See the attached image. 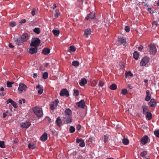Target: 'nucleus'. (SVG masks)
<instances>
[{
	"label": "nucleus",
	"instance_id": "nucleus-22",
	"mask_svg": "<svg viewBox=\"0 0 159 159\" xmlns=\"http://www.w3.org/2000/svg\"><path fill=\"white\" fill-rule=\"evenodd\" d=\"M87 83V81L85 78H82L80 82V86H83Z\"/></svg>",
	"mask_w": 159,
	"mask_h": 159
},
{
	"label": "nucleus",
	"instance_id": "nucleus-52",
	"mask_svg": "<svg viewBox=\"0 0 159 159\" xmlns=\"http://www.w3.org/2000/svg\"><path fill=\"white\" fill-rule=\"evenodd\" d=\"M54 107L55 106H54V104H53V103H52L50 105V109L52 111H53L54 110Z\"/></svg>",
	"mask_w": 159,
	"mask_h": 159
},
{
	"label": "nucleus",
	"instance_id": "nucleus-59",
	"mask_svg": "<svg viewBox=\"0 0 159 159\" xmlns=\"http://www.w3.org/2000/svg\"><path fill=\"white\" fill-rule=\"evenodd\" d=\"M4 89L3 87H2L0 89V90L1 91L3 92L4 91Z\"/></svg>",
	"mask_w": 159,
	"mask_h": 159
},
{
	"label": "nucleus",
	"instance_id": "nucleus-17",
	"mask_svg": "<svg viewBox=\"0 0 159 159\" xmlns=\"http://www.w3.org/2000/svg\"><path fill=\"white\" fill-rule=\"evenodd\" d=\"M56 123L59 127H61L62 125V121L60 117H58L56 121Z\"/></svg>",
	"mask_w": 159,
	"mask_h": 159
},
{
	"label": "nucleus",
	"instance_id": "nucleus-64",
	"mask_svg": "<svg viewBox=\"0 0 159 159\" xmlns=\"http://www.w3.org/2000/svg\"><path fill=\"white\" fill-rule=\"evenodd\" d=\"M7 116V114L5 112L3 113V118H5Z\"/></svg>",
	"mask_w": 159,
	"mask_h": 159
},
{
	"label": "nucleus",
	"instance_id": "nucleus-4",
	"mask_svg": "<svg viewBox=\"0 0 159 159\" xmlns=\"http://www.w3.org/2000/svg\"><path fill=\"white\" fill-rule=\"evenodd\" d=\"M148 51L151 54L155 55L157 52V49L156 47L153 45H151L149 46Z\"/></svg>",
	"mask_w": 159,
	"mask_h": 159
},
{
	"label": "nucleus",
	"instance_id": "nucleus-33",
	"mask_svg": "<svg viewBox=\"0 0 159 159\" xmlns=\"http://www.w3.org/2000/svg\"><path fill=\"white\" fill-rule=\"evenodd\" d=\"M72 65L75 67H77L80 65V63L78 61H74L72 62Z\"/></svg>",
	"mask_w": 159,
	"mask_h": 159
},
{
	"label": "nucleus",
	"instance_id": "nucleus-6",
	"mask_svg": "<svg viewBox=\"0 0 159 159\" xmlns=\"http://www.w3.org/2000/svg\"><path fill=\"white\" fill-rule=\"evenodd\" d=\"M27 86L23 83H20L18 90L20 92H22L23 91H25L27 89Z\"/></svg>",
	"mask_w": 159,
	"mask_h": 159
},
{
	"label": "nucleus",
	"instance_id": "nucleus-32",
	"mask_svg": "<svg viewBox=\"0 0 159 159\" xmlns=\"http://www.w3.org/2000/svg\"><path fill=\"white\" fill-rule=\"evenodd\" d=\"M33 31L34 33L39 34L41 32L40 29L39 28H35L33 30Z\"/></svg>",
	"mask_w": 159,
	"mask_h": 159
},
{
	"label": "nucleus",
	"instance_id": "nucleus-47",
	"mask_svg": "<svg viewBox=\"0 0 159 159\" xmlns=\"http://www.w3.org/2000/svg\"><path fill=\"white\" fill-rule=\"evenodd\" d=\"M79 146L81 147H84L85 143H84V141L82 139H81V141L80 142V143L79 144Z\"/></svg>",
	"mask_w": 159,
	"mask_h": 159
},
{
	"label": "nucleus",
	"instance_id": "nucleus-51",
	"mask_svg": "<svg viewBox=\"0 0 159 159\" xmlns=\"http://www.w3.org/2000/svg\"><path fill=\"white\" fill-rule=\"evenodd\" d=\"M151 97L149 95H146L145 100L147 101H148L151 99Z\"/></svg>",
	"mask_w": 159,
	"mask_h": 159
},
{
	"label": "nucleus",
	"instance_id": "nucleus-31",
	"mask_svg": "<svg viewBox=\"0 0 159 159\" xmlns=\"http://www.w3.org/2000/svg\"><path fill=\"white\" fill-rule=\"evenodd\" d=\"M52 32L53 33L54 36H58L60 33V31L59 30H53Z\"/></svg>",
	"mask_w": 159,
	"mask_h": 159
},
{
	"label": "nucleus",
	"instance_id": "nucleus-62",
	"mask_svg": "<svg viewBox=\"0 0 159 159\" xmlns=\"http://www.w3.org/2000/svg\"><path fill=\"white\" fill-rule=\"evenodd\" d=\"M56 5L55 4H54L53 5V6L52 7V8L53 9H54L56 8Z\"/></svg>",
	"mask_w": 159,
	"mask_h": 159
},
{
	"label": "nucleus",
	"instance_id": "nucleus-2",
	"mask_svg": "<svg viewBox=\"0 0 159 159\" xmlns=\"http://www.w3.org/2000/svg\"><path fill=\"white\" fill-rule=\"evenodd\" d=\"M41 43V41L38 38H34L33 39L30 44V46L32 47H36L39 45Z\"/></svg>",
	"mask_w": 159,
	"mask_h": 159
},
{
	"label": "nucleus",
	"instance_id": "nucleus-12",
	"mask_svg": "<svg viewBox=\"0 0 159 159\" xmlns=\"http://www.w3.org/2000/svg\"><path fill=\"white\" fill-rule=\"evenodd\" d=\"M117 41L120 44L123 45L125 46H126L127 42L125 39L122 38H119Z\"/></svg>",
	"mask_w": 159,
	"mask_h": 159
},
{
	"label": "nucleus",
	"instance_id": "nucleus-25",
	"mask_svg": "<svg viewBox=\"0 0 159 159\" xmlns=\"http://www.w3.org/2000/svg\"><path fill=\"white\" fill-rule=\"evenodd\" d=\"M15 42L16 44H17L18 45L22 44L23 43V42L22 41V40H21L20 39V38H15Z\"/></svg>",
	"mask_w": 159,
	"mask_h": 159
},
{
	"label": "nucleus",
	"instance_id": "nucleus-56",
	"mask_svg": "<svg viewBox=\"0 0 159 159\" xmlns=\"http://www.w3.org/2000/svg\"><path fill=\"white\" fill-rule=\"evenodd\" d=\"M81 139H79L78 138H77L76 139V143H80V142L81 141Z\"/></svg>",
	"mask_w": 159,
	"mask_h": 159
},
{
	"label": "nucleus",
	"instance_id": "nucleus-49",
	"mask_svg": "<svg viewBox=\"0 0 159 159\" xmlns=\"http://www.w3.org/2000/svg\"><path fill=\"white\" fill-rule=\"evenodd\" d=\"M104 85V83L103 81H100L99 82V84L98 85L99 87H102Z\"/></svg>",
	"mask_w": 159,
	"mask_h": 159
},
{
	"label": "nucleus",
	"instance_id": "nucleus-19",
	"mask_svg": "<svg viewBox=\"0 0 159 159\" xmlns=\"http://www.w3.org/2000/svg\"><path fill=\"white\" fill-rule=\"evenodd\" d=\"M38 50L36 47H31L29 49V53L31 54L36 53L37 52Z\"/></svg>",
	"mask_w": 159,
	"mask_h": 159
},
{
	"label": "nucleus",
	"instance_id": "nucleus-53",
	"mask_svg": "<svg viewBox=\"0 0 159 159\" xmlns=\"http://www.w3.org/2000/svg\"><path fill=\"white\" fill-rule=\"evenodd\" d=\"M125 30L126 31V32H129L130 30V28L129 26H126L125 27Z\"/></svg>",
	"mask_w": 159,
	"mask_h": 159
},
{
	"label": "nucleus",
	"instance_id": "nucleus-10",
	"mask_svg": "<svg viewBox=\"0 0 159 159\" xmlns=\"http://www.w3.org/2000/svg\"><path fill=\"white\" fill-rule=\"evenodd\" d=\"M76 105L79 107L84 108L85 106L84 100H81L79 102H77Z\"/></svg>",
	"mask_w": 159,
	"mask_h": 159
},
{
	"label": "nucleus",
	"instance_id": "nucleus-48",
	"mask_svg": "<svg viewBox=\"0 0 159 159\" xmlns=\"http://www.w3.org/2000/svg\"><path fill=\"white\" fill-rule=\"evenodd\" d=\"M70 50L72 52H75L76 50V48L73 46H71L70 47Z\"/></svg>",
	"mask_w": 159,
	"mask_h": 159
},
{
	"label": "nucleus",
	"instance_id": "nucleus-43",
	"mask_svg": "<svg viewBox=\"0 0 159 159\" xmlns=\"http://www.w3.org/2000/svg\"><path fill=\"white\" fill-rule=\"evenodd\" d=\"M14 82H9V81H7V87L9 88H11L12 87V84H14Z\"/></svg>",
	"mask_w": 159,
	"mask_h": 159
},
{
	"label": "nucleus",
	"instance_id": "nucleus-35",
	"mask_svg": "<svg viewBox=\"0 0 159 159\" xmlns=\"http://www.w3.org/2000/svg\"><path fill=\"white\" fill-rule=\"evenodd\" d=\"M59 103V101L57 99L55 101H53L52 102V103H53L54 104V106L56 107H57L58 105V104Z\"/></svg>",
	"mask_w": 159,
	"mask_h": 159
},
{
	"label": "nucleus",
	"instance_id": "nucleus-40",
	"mask_svg": "<svg viewBox=\"0 0 159 159\" xmlns=\"http://www.w3.org/2000/svg\"><path fill=\"white\" fill-rule=\"evenodd\" d=\"M35 145L34 144H32L31 143H30L28 145V148L29 149H33L35 148Z\"/></svg>",
	"mask_w": 159,
	"mask_h": 159
},
{
	"label": "nucleus",
	"instance_id": "nucleus-39",
	"mask_svg": "<svg viewBox=\"0 0 159 159\" xmlns=\"http://www.w3.org/2000/svg\"><path fill=\"white\" fill-rule=\"evenodd\" d=\"M48 74L47 72H45L43 75V79L45 80L48 78Z\"/></svg>",
	"mask_w": 159,
	"mask_h": 159
},
{
	"label": "nucleus",
	"instance_id": "nucleus-18",
	"mask_svg": "<svg viewBox=\"0 0 159 159\" xmlns=\"http://www.w3.org/2000/svg\"><path fill=\"white\" fill-rule=\"evenodd\" d=\"M142 108L143 114H146L149 111L148 107V106L143 105L142 106Z\"/></svg>",
	"mask_w": 159,
	"mask_h": 159
},
{
	"label": "nucleus",
	"instance_id": "nucleus-1",
	"mask_svg": "<svg viewBox=\"0 0 159 159\" xmlns=\"http://www.w3.org/2000/svg\"><path fill=\"white\" fill-rule=\"evenodd\" d=\"M33 110L35 114L38 118H40L43 116V112L41 108L38 107L34 108Z\"/></svg>",
	"mask_w": 159,
	"mask_h": 159
},
{
	"label": "nucleus",
	"instance_id": "nucleus-34",
	"mask_svg": "<svg viewBox=\"0 0 159 159\" xmlns=\"http://www.w3.org/2000/svg\"><path fill=\"white\" fill-rule=\"evenodd\" d=\"M122 143L124 145H127L129 143V141L127 139H124L122 140Z\"/></svg>",
	"mask_w": 159,
	"mask_h": 159
},
{
	"label": "nucleus",
	"instance_id": "nucleus-24",
	"mask_svg": "<svg viewBox=\"0 0 159 159\" xmlns=\"http://www.w3.org/2000/svg\"><path fill=\"white\" fill-rule=\"evenodd\" d=\"M36 88L39 89L38 90V93L39 94H41L42 93L43 90V87H40V85L39 84L37 85L36 86Z\"/></svg>",
	"mask_w": 159,
	"mask_h": 159
},
{
	"label": "nucleus",
	"instance_id": "nucleus-3",
	"mask_svg": "<svg viewBox=\"0 0 159 159\" xmlns=\"http://www.w3.org/2000/svg\"><path fill=\"white\" fill-rule=\"evenodd\" d=\"M149 61V58L148 57H143L140 62V66H144L148 63Z\"/></svg>",
	"mask_w": 159,
	"mask_h": 159
},
{
	"label": "nucleus",
	"instance_id": "nucleus-61",
	"mask_svg": "<svg viewBox=\"0 0 159 159\" xmlns=\"http://www.w3.org/2000/svg\"><path fill=\"white\" fill-rule=\"evenodd\" d=\"M146 95H149V91L148 90H146Z\"/></svg>",
	"mask_w": 159,
	"mask_h": 159
},
{
	"label": "nucleus",
	"instance_id": "nucleus-15",
	"mask_svg": "<svg viewBox=\"0 0 159 159\" xmlns=\"http://www.w3.org/2000/svg\"><path fill=\"white\" fill-rule=\"evenodd\" d=\"M148 105L151 107H153L156 106L157 103L155 99H152L148 103Z\"/></svg>",
	"mask_w": 159,
	"mask_h": 159
},
{
	"label": "nucleus",
	"instance_id": "nucleus-38",
	"mask_svg": "<svg viewBox=\"0 0 159 159\" xmlns=\"http://www.w3.org/2000/svg\"><path fill=\"white\" fill-rule=\"evenodd\" d=\"M75 128L73 126H71L69 129V131L70 133H73L75 131Z\"/></svg>",
	"mask_w": 159,
	"mask_h": 159
},
{
	"label": "nucleus",
	"instance_id": "nucleus-42",
	"mask_svg": "<svg viewBox=\"0 0 159 159\" xmlns=\"http://www.w3.org/2000/svg\"><path fill=\"white\" fill-rule=\"evenodd\" d=\"M127 90L125 89H122L121 93L123 95H125L127 93Z\"/></svg>",
	"mask_w": 159,
	"mask_h": 159
},
{
	"label": "nucleus",
	"instance_id": "nucleus-13",
	"mask_svg": "<svg viewBox=\"0 0 159 159\" xmlns=\"http://www.w3.org/2000/svg\"><path fill=\"white\" fill-rule=\"evenodd\" d=\"M31 125L30 122H22L20 125V127L22 128H28Z\"/></svg>",
	"mask_w": 159,
	"mask_h": 159
},
{
	"label": "nucleus",
	"instance_id": "nucleus-41",
	"mask_svg": "<svg viewBox=\"0 0 159 159\" xmlns=\"http://www.w3.org/2000/svg\"><path fill=\"white\" fill-rule=\"evenodd\" d=\"M154 133L157 137L159 138V129L155 130Z\"/></svg>",
	"mask_w": 159,
	"mask_h": 159
},
{
	"label": "nucleus",
	"instance_id": "nucleus-21",
	"mask_svg": "<svg viewBox=\"0 0 159 159\" xmlns=\"http://www.w3.org/2000/svg\"><path fill=\"white\" fill-rule=\"evenodd\" d=\"M50 52V49L47 48H44L42 51V53L45 55H48Z\"/></svg>",
	"mask_w": 159,
	"mask_h": 159
},
{
	"label": "nucleus",
	"instance_id": "nucleus-8",
	"mask_svg": "<svg viewBox=\"0 0 159 159\" xmlns=\"http://www.w3.org/2000/svg\"><path fill=\"white\" fill-rule=\"evenodd\" d=\"M95 17V12H92L89 14L85 18V19L87 20H90L94 19Z\"/></svg>",
	"mask_w": 159,
	"mask_h": 159
},
{
	"label": "nucleus",
	"instance_id": "nucleus-20",
	"mask_svg": "<svg viewBox=\"0 0 159 159\" xmlns=\"http://www.w3.org/2000/svg\"><path fill=\"white\" fill-rule=\"evenodd\" d=\"M48 139V135L46 133L44 132L40 137L41 140L43 141H45Z\"/></svg>",
	"mask_w": 159,
	"mask_h": 159
},
{
	"label": "nucleus",
	"instance_id": "nucleus-26",
	"mask_svg": "<svg viewBox=\"0 0 159 159\" xmlns=\"http://www.w3.org/2000/svg\"><path fill=\"white\" fill-rule=\"evenodd\" d=\"M146 114V117L147 118H148V120H150L152 119V114L150 112L148 111Z\"/></svg>",
	"mask_w": 159,
	"mask_h": 159
},
{
	"label": "nucleus",
	"instance_id": "nucleus-58",
	"mask_svg": "<svg viewBox=\"0 0 159 159\" xmlns=\"http://www.w3.org/2000/svg\"><path fill=\"white\" fill-rule=\"evenodd\" d=\"M38 76L37 74L36 73H34L33 74V77L34 78H36Z\"/></svg>",
	"mask_w": 159,
	"mask_h": 159
},
{
	"label": "nucleus",
	"instance_id": "nucleus-30",
	"mask_svg": "<svg viewBox=\"0 0 159 159\" xmlns=\"http://www.w3.org/2000/svg\"><path fill=\"white\" fill-rule=\"evenodd\" d=\"M38 13V8H34L31 12V14L33 16H34L35 14H37Z\"/></svg>",
	"mask_w": 159,
	"mask_h": 159
},
{
	"label": "nucleus",
	"instance_id": "nucleus-29",
	"mask_svg": "<svg viewBox=\"0 0 159 159\" xmlns=\"http://www.w3.org/2000/svg\"><path fill=\"white\" fill-rule=\"evenodd\" d=\"M139 53L135 51L133 53V57L135 60H137L139 58Z\"/></svg>",
	"mask_w": 159,
	"mask_h": 159
},
{
	"label": "nucleus",
	"instance_id": "nucleus-63",
	"mask_svg": "<svg viewBox=\"0 0 159 159\" xmlns=\"http://www.w3.org/2000/svg\"><path fill=\"white\" fill-rule=\"evenodd\" d=\"M5 95V94L4 93H0V96H4Z\"/></svg>",
	"mask_w": 159,
	"mask_h": 159
},
{
	"label": "nucleus",
	"instance_id": "nucleus-54",
	"mask_svg": "<svg viewBox=\"0 0 159 159\" xmlns=\"http://www.w3.org/2000/svg\"><path fill=\"white\" fill-rule=\"evenodd\" d=\"M26 22V20L25 19H24L20 20L19 22V24H21L25 23Z\"/></svg>",
	"mask_w": 159,
	"mask_h": 159
},
{
	"label": "nucleus",
	"instance_id": "nucleus-11",
	"mask_svg": "<svg viewBox=\"0 0 159 159\" xmlns=\"http://www.w3.org/2000/svg\"><path fill=\"white\" fill-rule=\"evenodd\" d=\"M21 39L23 43L27 41L29 39L28 34L27 33L23 34L21 36Z\"/></svg>",
	"mask_w": 159,
	"mask_h": 159
},
{
	"label": "nucleus",
	"instance_id": "nucleus-23",
	"mask_svg": "<svg viewBox=\"0 0 159 159\" xmlns=\"http://www.w3.org/2000/svg\"><path fill=\"white\" fill-rule=\"evenodd\" d=\"M65 115L64 116H71L72 111L69 108L66 109L65 111Z\"/></svg>",
	"mask_w": 159,
	"mask_h": 159
},
{
	"label": "nucleus",
	"instance_id": "nucleus-37",
	"mask_svg": "<svg viewBox=\"0 0 159 159\" xmlns=\"http://www.w3.org/2000/svg\"><path fill=\"white\" fill-rule=\"evenodd\" d=\"M79 94V91L78 90L74 89V90L73 95L75 96H78Z\"/></svg>",
	"mask_w": 159,
	"mask_h": 159
},
{
	"label": "nucleus",
	"instance_id": "nucleus-16",
	"mask_svg": "<svg viewBox=\"0 0 159 159\" xmlns=\"http://www.w3.org/2000/svg\"><path fill=\"white\" fill-rule=\"evenodd\" d=\"M7 104L11 103L13 106L15 108H17V104L11 98H9L7 100Z\"/></svg>",
	"mask_w": 159,
	"mask_h": 159
},
{
	"label": "nucleus",
	"instance_id": "nucleus-5",
	"mask_svg": "<svg viewBox=\"0 0 159 159\" xmlns=\"http://www.w3.org/2000/svg\"><path fill=\"white\" fill-rule=\"evenodd\" d=\"M60 95L61 96L68 97L69 96V92L66 89H63L61 91Z\"/></svg>",
	"mask_w": 159,
	"mask_h": 159
},
{
	"label": "nucleus",
	"instance_id": "nucleus-28",
	"mask_svg": "<svg viewBox=\"0 0 159 159\" xmlns=\"http://www.w3.org/2000/svg\"><path fill=\"white\" fill-rule=\"evenodd\" d=\"M109 88L111 90H115L116 89L117 86L116 84H113L110 86Z\"/></svg>",
	"mask_w": 159,
	"mask_h": 159
},
{
	"label": "nucleus",
	"instance_id": "nucleus-57",
	"mask_svg": "<svg viewBox=\"0 0 159 159\" xmlns=\"http://www.w3.org/2000/svg\"><path fill=\"white\" fill-rule=\"evenodd\" d=\"M143 48V47L142 46H141L139 47H138V50L139 51H141L142 50Z\"/></svg>",
	"mask_w": 159,
	"mask_h": 159
},
{
	"label": "nucleus",
	"instance_id": "nucleus-50",
	"mask_svg": "<svg viewBox=\"0 0 159 159\" xmlns=\"http://www.w3.org/2000/svg\"><path fill=\"white\" fill-rule=\"evenodd\" d=\"M9 25L10 26L12 27H13L16 26V23L14 21H11L10 22Z\"/></svg>",
	"mask_w": 159,
	"mask_h": 159
},
{
	"label": "nucleus",
	"instance_id": "nucleus-9",
	"mask_svg": "<svg viewBox=\"0 0 159 159\" xmlns=\"http://www.w3.org/2000/svg\"><path fill=\"white\" fill-rule=\"evenodd\" d=\"M148 139V137L147 135H145L141 139L140 142L143 145H145L146 144Z\"/></svg>",
	"mask_w": 159,
	"mask_h": 159
},
{
	"label": "nucleus",
	"instance_id": "nucleus-27",
	"mask_svg": "<svg viewBox=\"0 0 159 159\" xmlns=\"http://www.w3.org/2000/svg\"><path fill=\"white\" fill-rule=\"evenodd\" d=\"M125 77L127 78L129 76L130 77H133V74L130 71H126L125 73Z\"/></svg>",
	"mask_w": 159,
	"mask_h": 159
},
{
	"label": "nucleus",
	"instance_id": "nucleus-14",
	"mask_svg": "<svg viewBox=\"0 0 159 159\" xmlns=\"http://www.w3.org/2000/svg\"><path fill=\"white\" fill-rule=\"evenodd\" d=\"M91 31L90 29L88 28L85 29L84 31V35L86 38H88L89 35L91 34Z\"/></svg>",
	"mask_w": 159,
	"mask_h": 159
},
{
	"label": "nucleus",
	"instance_id": "nucleus-55",
	"mask_svg": "<svg viewBox=\"0 0 159 159\" xmlns=\"http://www.w3.org/2000/svg\"><path fill=\"white\" fill-rule=\"evenodd\" d=\"M81 128V126L79 124L77 125L76 129L78 131H79Z\"/></svg>",
	"mask_w": 159,
	"mask_h": 159
},
{
	"label": "nucleus",
	"instance_id": "nucleus-36",
	"mask_svg": "<svg viewBox=\"0 0 159 159\" xmlns=\"http://www.w3.org/2000/svg\"><path fill=\"white\" fill-rule=\"evenodd\" d=\"M147 153L148 152L147 151H143L140 153V155L142 157H144L147 154Z\"/></svg>",
	"mask_w": 159,
	"mask_h": 159
},
{
	"label": "nucleus",
	"instance_id": "nucleus-45",
	"mask_svg": "<svg viewBox=\"0 0 159 159\" xmlns=\"http://www.w3.org/2000/svg\"><path fill=\"white\" fill-rule=\"evenodd\" d=\"M0 147L2 148H5V142L4 141H0Z\"/></svg>",
	"mask_w": 159,
	"mask_h": 159
},
{
	"label": "nucleus",
	"instance_id": "nucleus-46",
	"mask_svg": "<svg viewBox=\"0 0 159 159\" xmlns=\"http://www.w3.org/2000/svg\"><path fill=\"white\" fill-rule=\"evenodd\" d=\"M104 142L105 143H107L108 142V140L109 139V137L107 135H104Z\"/></svg>",
	"mask_w": 159,
	"mask_h": 159
},
{
	"label": "nucleus",
	"instance_id": "nucleus-60",
	"mask_svg": "<svg viewBox=\"0 0 159 159\" xmlns=\"http://www.w3.org/2000/svg\"><path fill=\"white\" fill-rule=\"evenodd\" d=\"M9 46L11 48H12L14 47V46L13 45H12L11 43H9Z\"/></svg>",
	"mask_w": 159,
	"mask_h": 159
},
{
	"label": "nucleus",
	"instance_id": "nucleus-7",
	"mask_svg": "<svg viewBox=\"0 0 159 159\" xmlns=\"http://www.w3.org/2000/svg\"><path fill=\"white\" fill-rule=\"evenodd\" d=\"M64 122L66 124H70L72 122L71 116H64L63 117Z\"/></svg>",
	"mask_w": 159,
	"mask_h": 159
},
{
	"label": "nucleus",
	"instance_id": "nucleus-44",
	"mask_svg": "<svg viewBox=\"0 0 159 159\" xmlns=\"http://www.w3.org/2000/svg\"><path fill=\"white\" fill-rule=\"evenodd\" d=\"M55 12V13L54 14V17L56 18H57L60 16V14L59 11H56Z\"/></svg>",
	"mask_w": 159,
	"mask_h": 159
}]
</instances>
